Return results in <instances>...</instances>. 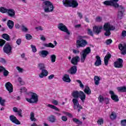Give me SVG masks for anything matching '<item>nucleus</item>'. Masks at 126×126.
Masks as SVG:
<instances>
[{
  "instance_id": "obj_3",
  "label": "nucleus",
  "mask_w": 126,
  "mask_h": 126,
  "mask_svg": "<svg viewBox=\"0 0 126 126\" xmlns=\"http://www.w3.org/2000/svg\"><path fill=\"white\" fill-rule=\"evenodd\" d=\"M115 29L116 28L114 26L110 24L109 23H106L103 26V30L106 31L104 33L105 36L109 37V36L111 35V31L115 30Z\"/></svg>"
},
{
  "instance_id": "obj_46",
  "label": "nucleus",
  "mask_w": 126,
  "mask_h": 126,
  "mask_svg": "<svg viewBox=\"0 0 126 126\" xmlns=\"http://www.w3.org/2000/svg\"><path fill=\"white\" fill-rule=\"evenodd\" d=\"M31 47L32 49V51L33 53H36L37 52V49L36 48V46L33 45V44H32L31 45Z\"/></svg>"
},
{
  "instance_id": "obj_25",
  "label": "nucleus",
  "mask_w": 126,
  "mask_h": 126,
  "mask_svg": "<svg viewBox=\"0 0 126 126\" xmlns=\"http://www.w3.org/2000/svg\"><path fill=\"white\" fill-rule=\"evenodd\" d=\"M79 94L80 92L78 91L73 92L72 93V96L74 98L73 99H78V98H79Z\"/></svg>"
},
{
  "instance_id": "obj_26",
  "label": "nucleus",
  "mask_w": 126,
  "mask_h": 126,
  "mask_svg": "<svg viewBox=\"0 0 126 126\" xmlns=\"http://www.w3.org/2000/svg\"><path fill=\"white\" fill-rule=\"evenodd\" d=\"M63 80L65 82H70L71 81V80H70V78H69V75L65 74L63 78Z\"/></svg>"
},
{
  "instance_id": "obj_28",
  "label": "nucleus",
  "mask_w": 126,
  "mask_h": 126,
  "mask_svg": "<svg viewBox=\"0 0 126 126\" xmlns=\"http://www.w3.org/2000/svg\"><path fill=\"white\" fill-rule=\"evenodd\" d=\"M16 115L20 118H22V109L16 108Z\"/></svg>"
},
{
  "instance_id": "obj_33",
  "label": "nucleus",
  "mask_w": 126,
  "mask_h": 126,
  "mask_svg": "<svg viewBox=\"0 0 126 126\" xmlns=\"http://www.w3.org/2000/svg\"><path fill=\"white\" fill-rule=\"evenodd\" d=\"M48 74H49V72L46 70V72H43L42 74V71L41 73L39 75L40 78H43V77H45L46 76H48Z\"/></svg>"
},
{
  "instance_id": "obj_7",
  "label": "nucleus",
  "mask_w": 126,
  "mask_h": 126,
  "mask_svg": "<svg viewBox=\"0 0 126 126\" xmlns=\"http://www.w3.org/2000/svg\"><path fill=\"white\" fill-rule=\"evenodd\" d=\"M117 4V7H114V8L118 9V17L122 18L124 16V13L126 12V8L124 6L122 5H120L118 3Z\"/></svg>"
},
{
  "instance_id": "obj_16",
  "label": "nucleus",
  "mask_w": 126,
  "mask_h": 126,
  "mask_svg": "<svg viewBox=\"0 0 126 126\" xmlns=\"http://www.w3.org/2000/svg\"><path fill=\"white\" fill-rule=\"evenodd\" d=\"M76 71H77V66L75 65H73L69 70H67L68 73L71 75L75 74V73H76Z\"/></svg>"
},
{
  "instance_id": "obj_47",
  "label": "nucleus",
  "mask_w": 126,
  "mask_h": 126,
  "mask_svg": "<svg viewBox=\"0 0 126 126\" xmlns=\"http://www.w3.org/2000/svg\"><path fill=\"white\" fill-rule=\"evenodd\" d=\"M5 44V40L0 39V47H2Z\"/></svg>"
},
{
  "instance_id": "obj_45",
  "label": "nucleus",
  "mask_w": 126,
  "mask_h": 126,
  "mask_svg": "<svg viewBox=\"0 0 126 126\" xmlns=\"http://www.w3.org/2000/svg\"><path fill=\"white\" fill-rule=\"evenodd\" d=\"M112 43H113V40H112L111 39H107L105 41V44L107 46H109V45L112 44Z\"/></svg>"
},
{
  "instance_id": "obj_44",
  "label": "nucleus",
  "mask_w": 126,
  "mask_h": 126,
  "mask_svg": "<svg viewBox=\"0 0 126 126\" xmlns=\"http://www.w3.org/2000/svg\"><path fill=\"white\" fill-rule=\"evenodd\" d=\"M0 104L1 106H5V100L0 97Z\"/></svg>"
},
{
  "instance_id": "obj_42",
  "label": "nucleus",
  "mask_w": 126,
  "mask_h": 126,
  "mask_svg": "<svg viewBox=\"0 0 126 126\" xmlns=\"http://www.w3.org/2000/svg\"><path fill=\"white\" fill-rule=\"evenodd\" d=\"M7 9L6 8H4V7H0V11L2 13H7Z\"/></svg>"
},
{
  "instance_id": "obj_56",
  "label": "nucleus",
  "mask_w": 126,
  "mask_h": 126,
  "mask_svg": "<svg viewBox=\"0 0 126 126\" xmlns=\"http://www.w3.org/2000/svg\"><path fill=\"white\" fill-rule=\"evenodd\" d=\"M21 91V93H22L23 92H27V89H26V88L23 87V88H22L21 89H20Z\"/></svg>"
},
{
  "instance_id": "obj_55",
  "label": "nucleus",
  "mask_w": 126,
  "mask_h": 126,
  "mask_svg": "<svg viewBox=\"0 0 126 126\" xmlns=\"http://www.w3.org/2000/svg\"><path fill=\"white\" fill-rule=\"evenodd\" d=\"M63 113L64 114V115H65L66 116H68L69 118H72L73 117L71 114L68 112H63Z\"/></svg>"
},
{
  "instance_id": "obj_53",
  "label": "nucleus",
  "mask_w": 126,
  "mask_h": 126,
  "mask_svg": "<svg viewBox=\"0 0 126 126\" xmlns=\"http://www.w3.org/2000/svg\"><path fill=\"white\" fill-rule=\"evenodd\" d=\"M26 38L27 40H31L32 39V35L30 34H27L26 35Z\"/></svg>"
},
{
  "instance_id": "obj_1",
  "label": "nucleus",
  "mask_w": 126,
  "mask_h": 126,
  "mask_svg": "<svg viewBox=\"0 0 126 126\" xmlns=\"http://www.w3.org/2000/svg\"><path fill=\"white\" fill-rule=\"evenodd\" d=\"M42 7L47 13L52 12L54 10V5L50 1H44L42 2Z\"/></svg>"
},
{
  "instance_id": "obj_4",
  "label": "nucleus",
  "mask_w": 126,
  "mask_h": 126,
  "mask_svg": "<svg viewBox=\"0 0 126 126\" xmlns=\"http://www.w3.org/2000/svg\"><path fill=\"white\" fill-rule=\"evenodd\" d=\"M84 37L82 36H79V39L77 40L76 43V47L77 49H79V48H84L87 45H88V42L87 40L83 39Z\"/></svg>"
},
{
  "instance_id": "obj_20",
  "label": "nucleus",
  "mask_w": 126,
  "mask_h": 126,
  "mask_svg": "<svg viewBox=\"0 0 126 126\" xmlns=\"http://www.w3.org/2000/svg\"><path fill=\"white\" fill-rule=\"evenodd\" d=\"M38 67L40 70L42 71V74L43 73L46 72L47 70H46V66H45V64L43 63H39L38 64Z\"/></svg>"
},
{
  "instance_id": "obj_50",
  "label": "nucleus",
  "mask_w": 126,
  "mask_h": 126,
  "mask_svg": "<svg viewBox=\"0 0 126 126\" xmlns=\"http://www.w3.org/2000/svg\"><path fill=\"white\" fill-rule=\"evenodd\" d=\"M97 123L98 125H100L101 126V125H103V124L104 123V120H103V119H99L97 121Z\"/></svg>"
},
{
  "instance_id": "obj_12",
  "label": "nucleus",
  "mask_w": 126,
  "mask_h": 126,
  "mask_svg": "<svg viewBox=\"0 0 126 126\" xmlns=\"http://www.w3.org/2000/svg\"><path fill=\"white\" fill-rule=\"evenodd\" d=\"M123 63H124L123 59L119 58L117 61L114 62L115 67L116 68H122L123 66Z\"/></svg>"
},
{
  "instance_id": "obj_8",
  "label": "nucleus",
  "mask_w": 126,
  "mask_h": 126,
  "mask_svg": "<svg viewBox=\"0 0 126 126\" xmlns=\"http://www.w3.org/2000/svg\"><path fill=\"white\" fill-rule=\"evenodd\" d=\"M72 102L74 104L73 108L74 110H77L78 113L80 112V110H82V109H83L82 106L79 104V102L78 101V99H73Z\"/></svg>"
},
{
  "instance_id": "obj_61",
  "label": "nucleus",
  "mask_w": 126,
  "mask_h": 126,
  "mask_svg": "<svg viewBox=\"0 0 126 126\" xmlns=\"http://www.w3.org/2000/svg\"><path fill=\"white\" fill-rule=\"evenodd\" d=\"M95 20L97 22H101V21H102V19L100 17H97L96 18Z\"/></svg>"
},
{
  "instance_id": "obj_60",
  "label": "nucleus",
  "mask_w": 126,
  "mask_h": 126,
  "mask_svg": "<svg viewBox=\"0 0 126 126\" xmlns=\"http://www.w3.org/2000/svg\"><path fill=\"white\" fill-rule=\"evenodd\" d=\"M0 63H2L4 64L6 63V61L3 58H0Z\"/></svg>"
},
{
  "instance_id": "obj_59",
  "label": "nucleus",
  "mask_w": 126,
  "mask_h": 126,
  "mask_svg": "<svg viewBox=\"0 0 126 126\" xmlns=\"http://www.w3.org/2000/svg\"><path fill=\"white\" fill-rule=\"evenodd\" d=\"M61 119L63 122H66V121H67V117L65 116H62Z\"/></svg>"
},
{
  "instance_id": "obj_49",
  "label": "nucleus",
  "mask_w": 126,
  "mask_h": 126,
  "mask_svg": "<svg viewBox=\"0 0 126 126\" xmlns=\"http://www.w3.org/2000/svg\"><path fill=\"white\" fill-rule=\"evenodd\" d=\"M16 68H17V69L18 72H20L21 73H22V72H23V71H24V70L23 69V68H21V67H19V66H17V67H16Z\"/></svg>"
},
{
  "instance_id": "obj_5",
  "label": "nucleus",
  "mask_w": 126,
  "mask_h": 126,
  "mask_svg": "<svg viewBox=\"0 0 126 126\" xmlns=\"http://www.w3.org/2000/svg\"><path fill=\"white\" fill-rule=\"evenodd\" d=\"M91 53V48L89 47H86V49L83 50L81 53V62L82 63H84L85 62V60H86V57H87V55H89Z\"/></svg>"
},
{
  "instance_id": "obj_14",
  "label": "nucleus",
  "mask_w": 126,
  "mask_h": 126,
  "mask_svg": "<svg viewBox=\"0 0 126 126\" xmlns=\"http://www.w3.org/2000/svg\"><path fill=\"white\" fill-rule=\"evenodd\" d=\"M80 61V57L78 56H76L72 58L71 60V63L73 65H77L78 62Z\"/></svg>"
},
{
  "instance_id": "obj_11",
  "label": "nucleus",
  "mask_w": 126,
  "mask_h": 126,
  "mask_svg": "<svg viewBox=\"0 0 126 126\" xmlns=\"http://www.w3.org/2000/svg\"><path fill=\"white\" fill-rule=\"evenodd\" d=\"M118 48L121 51V54L122 55H126V43H121L119 44Z\"/></svg>"
},
{
  "instance_id": "obj_6",
  "label": "nucleus",
  "mask_w": 126,
  "mask_h": 126,
  "mask_svg": "<svg viewBox=\"0 0 126 126\" xmlns=\"http://www.w3.org/2000/svg\"><path fill=\"white\" fill-rule=\"evenodd\" d=\"M118 1H119V0H106L103 2V3L104 4V5H106L107 6L117 7L118 5Z\"/></svg>"
},
{
  "instance_id": "obj_19",
  "label": "nucleus",
  "mask_w": 126,
  "mask_h": 126,
  "mask_svg": "<svg viewBox=\"0 0 126 126\" xmlns=\"http://www.w3.org/2000/svg\"><path fill=\"white\" fill-rule=\"evenodd\" d=\"M110 58H112V55L110 54V52H107L104 60V64H105V65H108V63H109V60H110Z\"/></svg>"
},
{
  "instance_id": "obj_9",
  "label": "nucleus",
  "mask_w": 126,
  "mask_h": 126,
  "mask_svg": "<svg viewBox=\"0 0 126 126\" xmlns=\"http://www.w3.org/2000/svg\"><path fill=\"white\" fill-rule=\"evenodd\" d=\"M29 103H37L38 102V95L35 93H32L31 98H26Z\"/></svg>"
},
{
  "instance_id": "obj_54",
  "label": "nucleus",
  "mask_w": 126,
  "mask_h": 126,
  "mask_svg": "<svg viewBox=\"0 0 126 126\" xmlns=\"http://www.w3.org/2000/svg\"><path fill=\"white\" fill-rule=\"evenodd\" d=\"M3 74L4 76L6 77V76H7V75H8V74H9V72H8V71H7L6 70H4V71L3 72Z\"/></svg>"
},
{
  "instance_id": "obj_27",
  "label": "nucleus",
  "mask_w": 126,
  "mask_h": 126,
  "mask_svg": "<svg viewBox=\"0 0 126 126\" xmlns=\"http://www.w3.org/2000/svg\"><path fill=\"white\" fill-rule=\"evenodd\" d=\"M7 25L9 29H12L14 26V23L13 21L9 20L7 23Z\"/></svg>"
},
{
  "instance_id": "obj_29",
  "label": "nucleus",
  "mask_w": 126,
  "mask_h": 126,
  "mask_svg": "<svg viewBox=\"0 0 126 126\" xmlns=\"http://www.w3.org/2000/svg\"><path fill=\"white\" fill-rule=\"evenodd\" d=\"M48 121L50 122V123H55V122H56V117L53 115H50L48 117Z\"/></svg>"
},
{
  "instance_id": "obj_57",
  "label": "nucleus",
  "mask_w": 126,
  "mask_h": 126,
  "mask_svg": "<svg viewBox=\"0 0 126 126\" xmlns=\"http://www.w3.org/2000/svg\"><path fill=\"white\" fill-rule=\"evenodd\" d=\"M22 31H23V32H27V31H28V29L25 27V26H22Z\"/></svg>"
},
{
  "instance_id": "obj_52",
  "label": "nucleus",
  "mask_w": 126,
  "mask_h": 126,
  "mask_svg": "<svg viewBox=\"0 0 126 126\" xmlns=\"http://www.w3.org/2000/svg\"><path fill=\"white\" fill-rule=\"evenodd\" d=\"M88 34L89 35H90V36H92V37H93L94 36L93 32H92V31L90 29H88Z\"/></svg>"
},
{
  "instance_id": "obj_21",
  "label": "nucleus",
  "mask_w": 126,
  "mask_h": 126,
  "mask_svg": "<svg viewBox=\"0 0 126 126\" xmlns=\"http://www.w3.org/2000/svg\"><path fill=\"white\" fill-rule=\"evenodd\" d=\"M95 59H96L95 62L94 63V65L95 66H99L102 64V61L101 60V58L98 55L95 57Z\"/></svg>"
},
{
  "instance_id": "obj_23",
  "label": "nucleus",
  "mask_w": 126,
  "mask_h": 126,
  "mask_svg": "<svg viewBox=\"0 0 126 126\" xmlns=\"http://www.w3.org/2000/svg\"><path fill=\"white\" fill-rule=\"evenodd\" d=\"M39 56L42 58H46L49 55V51L47 50H42L39 52Z\"/></svg>"
},
{
  "instance_id": "obj_24",
  "label": "nucleus",
  "mask_w": 126,
  "mask_h": 126,
  "mask_svg": "<svg viewBox=\"0 0 126 126\" xmlns=\"http://www.w3.org/2000/svg\"><path fill=\"white\" fill-rule=\"evenodd\" d=\"M7 13L9 16H10L11 17H13V16L15 15V12L14 11V10L12 9L7 10Z\"/></svg>"
},
{
  "instance_id": "obj_2",
  "label": "nucleus",
  "mask_w": 126,
  "mask_h": 126,
  "mask_svg": "<svg viewBox=\"0 0 126 126\" xmlns=\"http://www.w3.org/2000/svg\"><path fill=\"white\" fill-rule=\"evenodd\" d=\"M63 3L65 7H72L76 8L78 6L77 0H63Z\"/></svg>"
},
{
  "instance_id": "obj_37",
  "label": "nucleus",
  "mask_w": 126,
  "mask_h": 126,
  "mask_svg": "<svg viewBox=\"0 0 126 126\" xmlns=\"http://www.w3.org/2000/svg\"><path fill=\"white\" fill-rule=\"evenodd\" d=\"M43 46L46 47V48H55V45L52 43H44L43 44Z\"/></svg>"
},
{
  "instance_id": "obj_15",
  "label": "nucleus",
  "mask_w": 126,
  "mask_h": 126,
  "mask_svg": "<svg viewBox=\"0 0 126 126\" xmlns=\"http://www.w3.org/2000/svg\"><path fill=\"white\" fill-rule=\"evenodd\" d=\"M103 30V26H94L93 27V31L94 33H95L97 35L101 33V30Z\"/></svg>"
},
{
  "instance_id": "obj_38",
  "label": "nucleus",
  "mask_w": 126,
  "mask_h": 126,
  "mask_svg": "<svg viewBox=\"0 0 126 126\" xmlns=\"http://www.w3.org/2000/svg\"><path fill=\"white\" fill-rule=\"evenodd\" d=\"M30 120L32 122H36V121H37V119L35 118V114H34V112H31Z\"/></svg>"
},
{
  "instance_id": "obj_64",
  "label": "nucleus",
  "mask_w": 126,
  "mask_h": 126,
  "mask_svg": "<svg viewBox=\"0 0 126 126\" xmlns=\"http://www.w3.org/2000/svg\"><path fill=\"white\" fill-rule=\"evenodd\" d=\"M77 14L79 17L80 18V19H82V18L83 17V15L81 14V13L77 12Z\"/></svg>"
},
{
  "instance_id": "obj_63",
  "label": "nucleus",
  "mask_w": 126,
  "mask_h": 126,
  "mask_svg": "<svg viewBox=\"0 0 126 126\" xmlns=\"http://www.w3.org/2000/svg\"><path fill=\"white\" fill-rule=\"evenodd\" d=\"M21 42H22V40H21V39L20 38H19L17 39V40L16 41V43L17 44V45H20V44H21Z\"/></svg>"
},
{
  "instance_id": "obj_36",
  "label": "nucleus",
  "mask_w": 126,
  "mask_h": 126,
  "mask_svg": "<svg viewBox=\"0 0 126 126\" xmlns=\"http://www.w3.org/2000/svg\"><path fill=\"white\" fill-rule=\"evenodd\" d=\"M72 121L73 122V123H75V124H76L77 125H82V122L80 121L79 120H78V119H76L75 118H73L72 119Z\"/></svg>"
},
{
  "instance_id": "obj_62",
  "label": "nucleus",
  "mask_w": 126,
  "mask_h": 126,
  "mask_svg": "<svg viewBox=\"0 0 126 126\" xmlns=\"http://www.w3.org/2000/svg\"><path fill=\"white\" fill-rule=\"evenodd\" d=\"M121 36H122V37H126V31H123L122 32Z\"/></svg>"
},
{
  "instance_id": "obj_41",
  "label": "nucleus",
  "mask_w": 126,
  "mask_h": 126,
  "mask_svg": "<svg viewBox=\"0 0 126 126\" xmlns=\"http://www.w3.org/2000/svg\"><path fill=\"white\" fill-rule=\"evenodd\" d=\"M9 119L12 122V123H14V124H16V117L13 115H11L9 117Z\"/></svg>"
},
{
  "instance_id": "obj_39",
  "label": "nucleus",
  "mask_w": 126,
  "mask_h": 126,
  "mask_svg": "<svg viewBox=\"0 0 126 126\" xmlns=\"http://www.w3.org/2000/svg\"><path fill=\"white\" fill-rule=\"evenodd\" d=\"M47 107H49L51 109H53L54 110H55V111H58V112H60V109L55 105H53L52 104H48Z\"/></svg>"
},
{
  "instance_id": "obj_43",
  "label": "nucleus",
  "mask_w": 126,
  "mask_h": 126,
  "mask_svg": "<svg viewBox=\"0 0 126 126\" xmlns=\"http://www.w3.org/2000/svg\"><path fill=\"white\" fill-rule=\"evenodd\" d=\"M50 59L51 60V62L55 63L56 62V59H57V57L55 55H52L50 56Z\"/></svg>"
},
{
  "instance_id": "obj_35",
  "label": "nucleus",
  "mask_w": 126,
  "mask_h": 126,
  "mask_svg": "<svg viewBox=\"0 0 126 126\" xmlns=\"http://www.w3.org/2000/svg\"><path fill=\"white\" fill-rule=\"evenodd\" d=\"M117 89L119 92H122V93L126 92V87L125 86L118 87L117 88Z\"/></svg>"
},
{
  "instance_id": "obj_10",
  "label": "nucleus",
  "mask_w": 126,
  "mask_h": 126,
  "mask_svg": "<svg viewBox=\"0 0 126 126\" xmlns=\"http://www.w3.org/2000/svg\"><path fill=\"white\" fill-rule=\"evenodd\" d=\"M58 28L61 31H63V32H65L67 35H70V32L68 31V29L65 26L63 25V23H60L58 25Z\"/></svg>"
},
{
  "instance_id": "obj_13",
  "label": "nucleus",
  "mask_w": 126,
  "mask_h": 126,
  "mask_svg": "<svg viewBox=\"0 0 126 126\" xmlns=\"http://www.w3.org/2000/svg\"><path fill=\"white\" fill-rule=\"evenodd\" d=\"M3 50L6 54H10L11 53V50H12V47L9 43H7L4 46Z\"/></svg>"
},
{
  "instance_id": "obj_58",
  "label": "nucleus",
  "mask_w": 126,
  "mask_h": 126,
  "mask_svg": "<svg viewBox=\"0 0 126 126\" xmlns=\"http://www.w3.org/2000/svg\"><path fill=\"white\" fill-rule=\"evenodd\" d=\"M98 100L100 103H102V102L104 101V98L102 95H99V96L98 97Z\"/></svg>"
},
{
  "instance_id": "obj_31",
  "label": "nucleus",
  "mask_w": 126,
  "mask_h": 126,
  "mask_svg": "<svg viewBox=\"0 0 126 126\" xmlns=\"http://www.w3.org/2000/svg\"><path fill=\"white\" fill-rule=\"evenodd\" d=\"M2 38L6 40V41H10V36L8 34L4 33L2 34Z\"/></svg>"
},
{
  "instance_id": "obj_34",
  "label": "nucleus",
  "mask_w": 126,
  "mask_h": 126,
  "mask_svg": "<svg viewBox=\"0 0 126 126\" xmlns=\"http://www.w3.org/2000/svg\"><path fill=\"white\" fill-rule=\"evenodd\" d=\"M101 80L99 76H95L94 77V84L95 85H99V81Z\"/></svg>"
},
{
  "instance_id": "obj_48",
  "label": "nucleus",
  "mask_w": 126,
  "mask_h": 126,
  "mask_svg": "<svg viewBox=\"0 0 126 126\" xmlns=\"http://www.w3.org/2000/svg\"><path fill=\"white\" fill-rule=\"evenodd\" d=\"M77 82H78V83H79L80 84V87L81 88H84V85L82 84V82H81V81H80V80H77Z\"/></svg>"
},
{
  "instance_id": "obj_32",
  "label": "nucleus",
  "mask_w": 126,
  "mask_h": 126,
  "mask_svg": "<svg viewBox=\"0 0 126 126\" xmlns=\"http://www.w3.org/2000/svg\"><path fill=\"white\" fill-rule=\"evenodd\" d=\"M110 118L112 121L116 120V119H117V113L115 112H112L110 116Z\"/></svg>"
},
{
  "instance_id": "obj_40",
  "label": "nucleus",
  "mask_w": 126,
  "mask_h": 126,
  "mask_svg": "<svg viewBox=\"0 0 126 126\" xmlns=\"http://www.w3.org/2000/svg\"><path fill=\"white\" fill-rule=\"evenodd\" d=\"M18 82L20 84V85H25V82L22 80V78L20 77L18 78Z\"/></svg>"
},
{
  "instance_id": "obj_22",
  "label": "nucleus",
  "mask_w": 126,
  "mask_h": 126,
  "mask_svg": "<svg viewBox=\"0 0 126 126\" xmlns=\"http://www.w3.org/2000/svg\"><path fill=\"white\" fill-rule=\"evenodd\" d=\"M79 97L82 100V102H83V103H84V101H85V99H86V95L83 92L80 91Z\"/></svg>"
},
{
  "instance_id": "obj_17",
  "label": "nucleus",
  "mask_w": 126,
  "mask_h": 126,
  "mask_svg": "<svg viewBox=\"0 0 126 126\" xmlns=\"http://www.w3.org/2000/svg\"><path fill=\"white\" fill-rule=\"evenodd\" d=\"M5 88L9 93H11L13 92V87H12V84L10 82H8L5 84Z\"/></svg>"
},
{
  "instance_id": "obj_51",
  "label": "nucleus",
  "mask_w": 126,
  "mask_h": 126,
  "mask_svg": "<svg viewBox=\"0 0 126 126\" xmlns=\"http://www.w3.org/2000/svg\"><path fill=\"white\" fill-rule=\"evenodd\" d=\"M121 125L122 126H126V119L121 120Z\"/></svg>"
},
{
  "instance_id": "obj_18",
  "label": "nucleus",
  "mask_w": 126,
  "mask_h": 126,
  "mask_svg": "<svg viewBox=\"0 0 126 126\" xmlns=\"http://www.w3.org/2000/svg\"><path fill=\"white\" fill-rule=\"evenodd\" d=\"M109 94L111 95V99L115 102H119V96L115 94V93L113 91L109 92Z\"/></svg>"
},
{
  "instance_id": "obj_30",
  "label": "nucleus",
  "mask_w": 126,
  "mask_h": 126,
  "mask_svg": "<svg viewBox=\"0 0 126 126\" xmlns=\"http://www.w3.org/2000/svg\"><path fill=\"white\" fill-rule=\"evenodd\" d=\"M84 92L86 94H87L88 95H90L91 94V90H90V88L88 86H86L85 89L84 90Z\"/></svg>"
}]
</instances>
